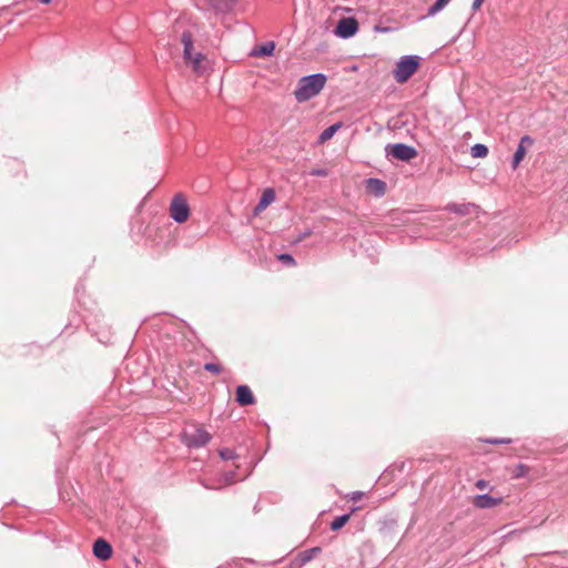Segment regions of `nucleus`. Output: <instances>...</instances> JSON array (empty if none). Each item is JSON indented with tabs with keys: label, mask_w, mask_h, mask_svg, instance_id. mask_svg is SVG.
Masks as SVG:
<instances>
[{
	"label": "nucleus",
	"mask_w": 568,
	"mask_h": 568,
	"mask_svg": "<svg viewBox=\"0 0 568 568\" xmlns=\"http://www.w3.org/2000/svg\"><path fill=\"white\" fill-rule=\"evenodd\" d=\"M470 153L473 158H484L488 153V148L485 144L477 143L471 146Z\"/></svg>",
	"instance_id": "obj_20"
},
{
	"label": "nucleus",
	"mask_w": 568,
	"mask_h": 568,
	"mask_svg": "<svg viewBox=\"0 0 568 568\" xmlns=\"http://www.w3.org/2000/svg\"><path fill=\"white\" fill-rule=\"evenodd\" d=\"M422 58L418 55H403L396 63L393 71L394 78L398 83H405L417 71Z\"/></svg>",
	"instance_id": "obj_2"
},
{
	"label": "nucleus",
	"mask_w": 568,
	"mask_h": 568,
	"mask_svg": "<svg viewBox=\"0 0 568 568\" xmlns=\"http://www.w3.org/2000/svg\"><path fill=\"white\" fill-rule=\"evenodd\" d=\"M477 206L474 203H449L446 205L445 210L462 216L469 215L475 211Z\"/></svg>",
	"instance_id": "obj_14"
},
{
	"label": "nucleus",
	"mask_w": 568,
	"mask_h": 568,
	"mask_svg": "<svg viewBox=\"0 0 568 568\" xmlns=\"http://www.w3.org/2000/svg\"><path fill=\"white\" fill-rule=\"evenodd\" d=\"M484 442L493 445H500L510 444L513 440L510 438H487Z\"/></svg>",
	"instance_id": "obj_25"
},
{
	"label": "nucleus",
	"mask_w": 568,
	"mask_h": 568,
	"mask_svg": "<svg viewBox=\"0 0 568 568\" xmlns=\"http://www.w3.org/2000/svg\"><path fill=\"white\" fill-rule=\"evenodd\" d=\"M450 0H436L427 11V16H435L439 11H442Z\"/></svg>",
	"instance_id": "obj_19"
},
{
	"label": "nucleus",
	"mask_w": 568,
	"mask_h": 568,
	"mask_svg": "<svg viewBox=\"0 0 568 568\" xmlns=\"http://www.w3.org/2000/svg\"><path fill=\"white\" fill-rule=\"evenodd\" d=\"M275 199V193L273 189H266L262 193L258 203L253 209L254 215H258L262 211H264Z\"/></svg>",
	"instance_id": "obj_13"
},
{
	"label": "nucleus",
	"mask_w": 568,
	"mask_h": 568,
	"mask_svg": "<svg viewBox=\"0 0 568 568\" xmlns=\"http://www.w3.org/2000/svg\"><path fill=\"white\" fill-rule=\"evenodd\" d=\"M365 189L367 193L376 197H382L386 193L387 185L381 179L369 178L365 181Z\"/></svg>",
	"instance_id": "obj_9"
},
{
	"label": "nucleus",
	"mask_w": 568,
	"mask_h": 568,
	"mask_svg": "<svg viewBox=\"0 0 568 568\" xmlns=\"http://www.w3.org/2000/svg\"><path fill=\"white\" fill-rule=\"evenodd\" d=\"M211 438V435L205 429L195 427L191 430H184L181 440L189 448H201L204 447Z\"/></svg>",
	"instance_id": "obj_3"
},
{
	"label": "nucleus",
	"mask_w": 568,
	"mask_h": 568,
	"mask_svg": "<svg viewBox=\"0 0 568 568\" xmlns=\"http://www.w3.org/2000/svg\"><path fill=\"white\" fill-rule=\"evenodd\" d=\"M327 174H328V172L325 169H313L310 172V175H313V176H326Z\"/></svg>",
	"instance_id": "obj_26"
},
{
	"label": "nucleus",
	"mask_w": 568,
	"mask_h": 568,
	"mask_svg": "<svg viewBox=\"0 0 568 568\" xmlns=\"http://www.w3.org/2000/svg\"><path fill=\"white\" fill-rule=\"evenodd\" d=\"M484 1L485 0H474L473 4H471V9L475 11L478 10L481 7V4L484 3Z\"/></svg>",
	"instance_id": "obj_29"
},
{
	"label": "nucleus",
	"mask_w": 568,
	"mask_h": 568,
	"mask_svg": "<svg viewBox=\"0 0 568 568\" xmlns=\"http://www.w3.org/2000/svg\"><path fill=\"white\" fill-rule=\"evenodd\" d=\"M274 49H275V43L273 41H268L258 47H255L252 51V55L268 57V55H272Z\"/></svg>",
	"instance_id": "obj_16"
},
{
	"label": "nucleus",
	"mask_w": 568,
	"mask_h": 568,
	"mask_svg": "<svg viewBox=\"0 0 568 568\" xmlns=\"http://www.w3.org/2000/svg\"><path fill=\"white\" fill-rule=\"evenodd\" d=\"M341 123L337 122V123H334L332 125H329L328 128H326L318 136V141L321 143L323 142H326L328 141L329 139H332L334 136V134L337 132V130L341 128Z\"/></svg>",
	"instance_id": "obj_17"
},
{
	"label": "nucleus",
	"mask_w": 568,
	"mask_h": 568,
	"mask_svg": "<svg viewBox=\"0 0 568 568\" xmlns=\"http://www.w3.org/2000/svg\"><path fill=\"white\" fill-rule=\"evenodd\" d=\"M93 555L100 560H108L112 556L111 545L103 538H99L93 544Z\"/></svg>",
	"instance_id": "obj_11"
},
{
	"label": "nucleus",
	"mask_w": 568,
	"mask_h": 568,
	"mask_svg": "<svg viewBox=\"0 0 568 568\" xmlns=\"http://www.w3.org/2000/svg\"><path fill=\"white\" fill-rule=\"evenodd\" d=\"M349 518H351L349 514H344V515L337 516L331 523V529L334 530V531L339 530L342 527H344L347 524Z\"/></svg>",
	"instance_id": "obj_18"
},
{
	"label": "nucleus",
	"mask_w": 568,
	"mask_h": 568,
	"mask_svg": "<svg viewBox=\"0 0 568 568\" xmlns=\"http://www.w3.org/2000/svg\"><path fill=\"white\" fill-rule=\"evenodd\" d=\"M503 500V497H494L489 494H481L475 496L473 504L479 509H489L500 505Z\"/></svg>",
	"instance_id": "obj_8"
},
{
	"label": "nucleus",
	"mask_w": 568,
	"mask_h": 568,
	"mask_svg": "<svg viewBox=\"0 0 568 568\" xmlns=\"http://www.w3.org/2000/svg\"><path fill=\"white\" fill-rule=\"evenodd\" d=\"M235 394V399L240 406H248L255 403V397L247 385H239Z\"/></svg>",
	"instance_id": "obj_12"
},
{
	"label": "nucleus",
	"mask_w": 568,
	"mask_h": 568,
	"mask_svg": "<svg viewBox=\"0 0 568 568\" xmlns=\"http://www.w3.org/2000/svg\"><path fill=\"white\" fill-rule=\"evenodd\" d=\"M182 43H183V47H184V50H183V53H184V59L186 61H191L194 65V68L196 69L200 64V62L202 61L203 59V55L201 53H196L195 55H193V41H192V36L190 32H183L182 33Z\"/></svg>",
	"instance_id": "obj_7"
},
{
	"label": "nucleus",
	"mask_w": 568,
	"mask_h": 568,
	"mask_svg": "<svg viewBox=\"0 0 568 568\" xmlns=\"http://www.w3.org/2000/svg\"><path fill=\"white\" fill-rule=\"evenodd\" d=\"M385 151L387 156L404 162H408L417 155V150L405 143L387 144Z\"/></svg>",
	"instance_id": "obj_5"
},
{
	"label": "nucleus",
	"mask_w": 568,
	"mask_h": 568,
	"mask_svg": "<svg viewBox=\"0 0 568 568\" xmlns=\"http://www.w3.org/2000/svg\"><path fill=\"white\" fill-rule=\"evenodd\" d=\"M529 471V467L525 464H517L513 470V478H523L525 477Z\"/></svg>",
	"instance_id": "obj_21"
},
{
	"label": "nucleus",
	"mask_w": 568,
	"mask_h": 568,
	"mask_svg": "<svg viewBox=\"0 0 568 568\" xmlns=\"http://www.w3.org/2000/svg\"><path fill=\"white\" fill-rule=\"evenodd\" d=\"M52 0H40L41 3L49 4Z\"/></svg>",
	"instance_id": "obj_31"
},
{
	"label": "nucleus",
	"mask_w": 568,
	"mask_h": 568,
	"mask_svg": "<svg viewBox=\"0 0 568 568\" xmlns=\"http://www.w3.org/2000/svg\"><path fill=\"white\" fill-rule=\"evenodd\" d=\"M534 144V139L530 136V135H524L520 141H519V144L515 151V154L513 156V168H517L518 164L523 161V159L525 158V154H526V149L528 146H531Z\"/></svg>",
	"instance_id": "obj_10"
},
{
	"label": "nucleus",
	"mask_w": 568,
	"mask_h": 568,
	"mask_svg": "<svg viewBox=\"0 0 568 568\" xmlns=\"http://www.w3.org/2000/svg\"><path fill=\"white\" fill-rule=\"evenodd\" d=\"M189 215L190 207L186 199L181 193L175 194L170 204V216L176 223H184L189 219Z\"/></svg>",
	"instance_id": "obj_4"
},
{
	"label": "nucleus",
	"mask_w": 568,
	"mask_h": 568,
	"mask_svg": "<svg viewBox=\"0 0 568 568\" xmlns=\"http://www.w3.org/2000/svg\"><path fill=\"white\" fill-rule=\"evenodd\" d=\"M476 487L478 489H485L488 487V481L484 480V479H479L476 481Z\"/></svg>",
	"instance_id": "obj_28"
},
{
	"label": "nucleus",
	"mask_w": 568,
	"mask_h": 568,
	"mask_svg": "<svg viewBox=\"0 0 568 568\" xmlns=\"http://www.w3.org/2000/svg\"><path fill=\"white\" fill-rule=\"evenodd\" d=\"M322 552L321 547H313L310 549H306L304 551H301L297 557L295 558V562L298 566H304L307 562H310L316 555Z\"/></svg>",
	"instance_id": "obj_15"
},
{
	"label": "nucleus",
	"mask_w": 568,
	"mask_h": 568,
	"mask_svg": "<svg viewBox=\"0 0 568 568\" xmlns=\"http://www.w3.org/2000/svg\"><path fill=\"white\" fill-rule=\"evenodd\" d=\"M327 77L324 73H314L302 77L294 90V98L298 103L306 102L316 97L325 87Z\"/></svg>",
	"instance_id": "obj_1"
},
{
	"label": "nucleus",
	"mask_w": 568,
	"mask_h": 568,
	"mask_svg": "<svg viewBox=\"0 0 568 568\" xmlns=\"http://www.w3.org/2000/svg\"><path fill=\"white\" fill-rule=\"evenodd\" d=\"M224 479L227 484L235 481V471H226L224 474Z\"/></svg>",
	"instance_id": "obj_27"
},
{
	"label": "nucleus",
	"mask_w": 568,
	"mask_h": 568,
	"mask_svg": "<svg viewBox=\"0 0 568 568\" xmlns=\"http://www.w3.org/2000/svg\"><path fill=\"white\" fill-rule=\"evenodd\" d=\"M219 455L223 460H233L237 458L235 450L231 448H222L219 450Z\"/></svg>",
	"instance_id": "obj_22"
},
{
	"label": "nucleus",
	"mask_w": 568,
	"mask_h": 568,
	"mask_svg": "<svg viewBox=\"0 0 568 568\" xmlns=\"http://www.w3.org/2000/svg\"><path fill=\"white\" fill-rule=\"evenodd\" d=\"M204 369L215 375L221 374L223 371L222 366L216 363H206Z\"/></svg>",
	"instance_id": "obj_24"
},
{
	"label": "nucleus",
	"mask_w": 568,
	"mask_h": 568,
	"mask_svg": "<svg viewBox=\"0 0 568 568\" xmlns=\"http://www.w3.org/2000/svg\"><path fill=\"white\" fill-rule=\"evenodd\" d=\"M358 31V22L353 17L342 18L334 30L335 34L342 39H348Z\"/></svg>",
	"instance_id": "obj_6"
},
{
	"label": "nucleus",
	"mask_w": 568,
	"mask_h": 568,
	"mask_svg": "<svg viewBox=\"0 0 568 568\" xmlns=\"http://www.w3.org/2000/svg\"><path fill=\"white\" fill-rule=\"evenodd\" d=\"M277 258L287 266H295L296 264L294 257L288 253H282L277 256Z\"/></svg>",
	"instance_id": "obj_23"
},
{
	"label": "nucleus",
	"mask_w": 568,
	"mask_h": 568,
	"mask_svg": "<svg viewBox=\"0 0 568 568\" xmlns=\"http://www.w3.org/2000/svg\"><path fill=\"white\" fill-rule=\"evenodd\" d=\"M362 496H363V493H362V491H354V493L352 494L351 499H352V500H358V499H361V497H362Z\"/></svg>",
	"instance_id": "obj_30"
}]
</instances>
